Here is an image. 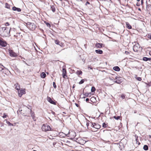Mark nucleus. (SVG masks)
I'll list each match as a JSON object with an SVG mask.
<instances>
[{"label":"nucleus","instance_id":"nucleus-1","mask_svg":"<svg viewBox=\"0 0 151 151\" xmlns=\"http://www.w3.org/2000/svg\"><path fill=\"white\" fill-rule=\"evenodd\" d=\"M26 25L28 28L32 30L35 29L36 27V26L34 23L30 22H28L26 23Z\"/></svg>","mask_w":151,"mask_h":151},{"label":"nucleus","instance_id":"nucleus-2","mask_svg":"<svg viewBox=\"0 0 151 151\" xmlns=\"http://www.w3.org/2000/svg\"><path fill=\"white\" fill-rule=\"evenodd\" d=\"M42 131L46 132L51 130V128L48 125L46 124L42 125Z\"/></svg>","mask_w":151,"mask_h":151},{"label":"nucleus","instance_id":"nucleus-3","mask_svg":"<svg viewBox=\"0 0 151 151\" xmlns=\"http://www.w3.org/2000/svg\"><path fill=\"white\" fill-rule=\"evenodd\" d=\"M91 127L95 128L96 129H98L101 127V126L98 124L94 123H91Z\"/></svg>","mask_w":151,"mask_h":151},{"label":"nucleus","instance_id":"nucleus-4","mask_svg":"<svg viewBox=\"0 0 151 151\" xmlns=\"http://www.w3.org/2000/svg\"><path fill=\"white\" fill-rule=\"evenodd\" d=\"M19 90V91H18V96L19 97H21L23 94L25 93V90L24 89H23L22 88Z\"/></svg>","mask_w":151,"mask_h":151},{"label":"nucleus","instance_id":"nucleus-5","mask_svg":"<svg viewBox=\"0 0 151 151\" xmlns=\"http://www.w3.org/2000/svg\"><path fill=\"white\" fill-rule=\"evenodd\" d=\"M140 48V46L138 43L135 44L133 47V50L137 52L138 51L139 49Z\"/></svg>","mask_w":151,"mask_h":151},{"label":"nucleus","instance_id":"nucleus-6","mask_svg":"<svg viewBox=\"0 0 151 151\" xmlns=\"http://www.w3.org/2000/svg\"><path fill=\"white\" fill-rule=\"evenodd\" d=\"M68 134L72 138H74L76 136V133L74 131L69 132Z\"/></svg>","mask_w":151,"mask_h":151},{"label":"nucleus","instance_id":"nucleus-7","mask_svg":"<svg viewBox=\"0 0 151 151\" xmlns=\"http://www.w3.org/2000/svg\"><path fill=\"white\" fill-rule=\"evenodd\" d=\"M146 3L147 4L146 7V9L147 11L149 12L150 13H151V5L147 4V1H146Z\"/></svg>","mask_w":151,"mask_h":151},{"label":"nucleus","instance_id":"nucleus-8","mask_svg":"<svg viewBox=\"0 0 151 151\" xmlns=\"http://www.w3.org/2000/svg\"><path fill=\"white\" fill-rule=\"evenodd\" d=\"M7 45V43L5 41H3L2 40H0V45L2 47H6Z\"/></svg>","mask_w":151,"mask_h":151},{"label":"nucleus","instance_id":"nucleus-9","mask_svg":"<svg viewBox=\"0 0 151 151\" xmlns=\"http://www.w3.org/2000/svg\"><path fill=\"white\" fill-rule=\"evenodd\" d=\"M9 53L10 56L11 57H16L17 56V53L14 52L12 50H10Z\"/></svg>","mask_w":151,"mask_h":151},{"label":"nucleus","instance_id":"nucleus-10","mask_svg":"<svg viewBox=\"0 0 151 151\" xmlns=\"http://www.w3.org/2000/svg\"><path fill=\"white\" fill-rule=\"evenodd\" d=\"M66 70L65 68H63V74L62 76L63 77L65 78V77H67L66 76Z\"/></svg>","mask_w":151,"mask_h":151},{"label":"nucleus","instance_id":"nucleus-11","mask_svg":"<svg viewBox=\"0 0 151 151\" xmlns=\"http://www.w3.org/2000/svg\"><path fill=\"white\" fill-rule=\"evenodd\" d=\"M47 99L48 101L51 104H53L54 105L56 104V103L53 101L50 97H47Z\"/></svg>","mask_w":151,"mask_h":151},{"label":"nucleus","instance_id":"nucleus-12","mask_svg":"<svg viewBox=\"0 0 151 151\" xmlns=\"http://www.w3.org/2000/svg\"><path fill=\"white\" fill-rule=\"evenodd\" d=\"M12 9L14 11H17V12H20L21 11V9L19 8H17L15 6H13L12 7Z\"/></svg>","mask_w":151,"mask_h":151},{"label":"nucleus","instance_id":"nucleus-13","mask_svg":"<svg viewBox=\"0 0 151 151\" xmlns=\"http://www.w3.org/2000/svg\"><path fill=\"white\" fill-rule=\"evenodd\" d=\"M103 45V44L98 43L96 44L95 46L98 48H101L102 47Z\"/></svg>","mask_w":151,"mask_h":151},{"label":"nucleus","instance_id":"nucleus-14","mask_svg":"<svg viewBox=\"0 0 151 151\" xmlns=\"http://www.w3.org/2000/svg\"><path fill=\"white\" fill-rule=\"evenodd\" d=\"M7 29V27H3L0 28V32L1 31H3L4 33L5 32H6V29Z\"/></svg>","mask_w":151,"mask_h":151},{"label":"nucleus","instance_id":"nucleus-15","mask_svg":"<svg viewBox=\"0 0 151 151\" xmlns=\"http://www.w3.org/2000/svg\"><path fill=\"white\" fill-rule=\"evenodd\" d=\"M15 88L17 90H19L20 89V87L18 83H16L14 85Z\"/></svg>","mask_w":151,"mask_h":151},{"label":"nucleus","instance_id":"nucleus-16","mask_svg":"<svg viewBox=\"0 0 151 151\" xmlns=\"http://www.w3.org/2000/svg\"><path fill=\"white\" fill-rule=\"evenodd\" d=\"M142 60L145 61H150L151 58H148L146 57H144L142 58Z\"/></svg>","mask_w":151,"mask_h":151},{"label":"nucleus","instance_id":"nucleus-17","mask_svg":"<svg viewBox=\"0 0 151 151\" xmlns=\"http://www.w3.org/2000/svg\"><path fill=\"white\" fill-rule=\"evenodd\" d=\"M126 27L127 28H128L129 29H132V27L129 24V23L128 22H126Z\"/></svg>","mask_w":151,"mask_h":151},{"label":"nucleus","instance_id":"nucleus-18","mask_svg":"<svg viewBox=\"0 0 151 151\" xmlns=\"http://www.w3.org/2000/svg\"><path fill=\"white\" fill-rule=\"evenodd\" d=\"M55 44H56L57 45H59L60 46L62 47V45H63L62 43H60V42L58 40H56L55 41Z\"/></svg>","mask_w":151,"mask_h":151},{"label":"nucleus","instance_id":"nucleus-19","mask_svg":"<svg viewBox=\"0 0 151 151\" xmlns=\"http://www.w3.org/2000/svg\"><path fill=\"white\" fill-rule=\"evenodd\" d=\"M113 69L116 71H119L120 70V69L117 66H115L113 68Z\"/></svg>","mask_w":151,"mask_h":151},{"label":"nucleus","instance_id":"nucleus-20","mask_svg":"<svg viewBox=\"0 0 151 151\" xmlns=\"http://www.w3.org/2000/svg\"><path fill=\"white\" fill-rule=\"evenodd\" d=\"M10 5L6 3L5 4V7L9 9H11Z\"/></svg>","mask_w":151,"mask_h":151},{"label":"nucleus","instance_id":"nucleus-21","mask_svg":"<svg viewBox=\"0 0 151 151\" xmlns=\"http://www.w3.org/2000/svg\"><path fill=\"white\" fill-rule=\"evenodd\" d=\"M95 52L97 54H101L103 53V51L101 50H95Z\"/></svg>","mask_w":151,"mask_h":151},{"label":"nucleus","instance_id":"nucleus-22","mask_svg":"<svg viewBox=\"0 0 151 151\" xmlns=\"http://www.w3.org/2000/svg\"><path fill=\"white\" fill-rule=\"evenodd\" d=\"M51 9L53 12H55V6L53 5L51 6Z\"/></svg>","mask_w":151,"mask_h":151},{"label":"nucleus","instance_id":"nucleus-23","mask_svg":"<svg viewBox=\"0 0 151 151\" xmlns=\"http://www.w3.org/2000/svg\"><path fill=\"white\" fill-rule=\"evenodd\" d=\"M8 71H9L8 69L4 67V68L3 69L2 72L6 74V73H8Z\"/></svg>","mask_w":151,"mask_h":151},{"label":"nucleus","instance_id":"nucleus-24","mask_svg":"<svg viewBox=\"0 0 151 151\" xmlns=\"http://www.w3.org/2000/svg\"><path fill=\"white\" fill-rule=\"evenodd\" d=\"M46 74L44 72H42L40 75L41 77L42 78H44L46 77Z\"/></svg>","mask_w":151,"mask_h":151},{"label":"nucleus","instance_id":"nucleus-25","mask_svg":"<svg viewBox=\"0 0 151 151\" xmlns=\"http://www.w3.org/2000/svg\"><path fill=\"white\" fill-rule=\"evenodd\" d=\"M76 73L78 75H81L82 73V72L81 70H78L76 72Z\"/></svg>","mask_w":151,"mask_h":151},{"label":"nucleus","instance_id":"nucleus-26","mask_svg":"<svg viewBox=\"0 0 151 151\" xmlns=\"http://www.w3.org/2000/svg\"><path fill=\"white\" fill-rule=\"evenodd\" d=\"M143 149L145 150H147L148 149V147L147 145H145L143 147Z\"/></svg>","mask_w":151,"mask_h":151},{"label":"nucleus","instance_id":"nucleus-27","mask_svg":"<svg viewBox=\"0 0 151 151\" xmlns=\"http://www.w3.org/2000/svg\"><path fill=\"white\" fill-rule=\"evenodd\" d=\"M4 68V66L0 64V71L2 72Z\"/></svg>","mask_w":151,"mask_h":151},{"label":"nucleus","instance_id":"nucleus-28","mask_svg":"<svg viewBox=\"0 0 151 151\" xmlns=\"http://www.w3.org/2000/svg\"><path fill=\"white\" fill-rule=\"evenodd\" d=\"M109 78L110 80L112 81L113 79H117L118 78V77L117 76H116L115 77V78H114L113 77H109Z\"/></svg>","mask_w":151,"mask_h":151},{"label":"nucleus","instance_id":"nucleus-29","mask_svg":"<svg viewBox=\"0 0 151 151\" xmlns=\"http://www.w3.org/2000/svg\"><path fill=\"white\" fill-rule=\"evenodd\" d=\"M113 118L116 120H118L120 118V116H113Z\"/></svg>","mask_w":151,"mask_h":151},{"label":"nucleus","instance_id":"nucleus-30","mask_svg":"<svg viewBox=\"0 0 151 151\" xmlns=\"http://www.w3.org/2000/svg\"><path fill=\"white\" fill-rule=\"evenodd\" d=\"M84 80L83 79H82L81 80V81H80L79 83L80 84H82L84 83Z\"/></svg>","mask_w":151,"mask_h":151},{"label":"nucleus","instance_id":"nucleus-31","mask_svg":"<svg viewBox=\"0 0 151 151\" xmlns=\"http://www.w3.org/2000/svg\"><path fill=\"white\" fill-rule=\"evenodd\" d=\"M96 90L95 88L94 87H92L91 88V91L92 92H94Z\"/></svg>","mask_w":151,"mask_h":151},{"label":"nucleus","instance_id":"nucleus-32","mask_svg":"<svg viewBox=\"0 0 151 151\" xmlns=\"http://www.w3.org/2000/svg\"><path fill=\"white\" fill-rule=\"evenodd\" d=\"M107 126V124L105 123H104L102 124V127L104 128L106 127Z\"/></svg>","mask_w":151,"mask_h":151},{"label":"nucleus","instance_id":"nucleus-33","mask_svg":"<svg viewBox=\"0 0 151 151\" xmlns=\"http://www.w3.org/2000/svg\"><path fill=\"white\" fill-rule=\"evenodd\" d=\"M6 123L9 125V126H13V124H11L10 122L9 121H6Z\"/></svg>","mask_w":151,"mask_h":151},{"label":"nucleus","instance_id":"nucleus-34","mask_svg":"<svg viewBox=\"0 0 151 151\" xmlns=\"http://www.w3.org/2000/svg\"><path fill=\"white\" fill-rule=\"evenodd\" d=\"M116 81H117V83H118V84H120L122 82L121 81V80H119V79H117L116 80Z\"/></svg>","mask_w":151,"mask_h":151},{"label":"nucleus","instance_id":"nucleus-35","mask_svg":"<svg viewBox=\"0 0 151 151\" xmlns=\"http://www.w3.org/2000/svg\"><path fill=\"white\" fill-rule=\"evenodd\" d=\"M31 116L32 117V119H33L34 121H36V119L35 117L34 116L33 114H31Z\"/></svg>","mask_w":151,"mask_h":151},{"label":"nucleus","instance_id":"nucleus-36","mask_svg":"<svg viewBox=\"0 0 151 151\" xmlns=\"http://www.w3.org/2000/svg\"><path fill=\"white\" fill-rule=\"evenodd\" d=\"M136 79L139 81H140L142 80L141 78L140 77H137L136 78Z\"/></svg>","mask_w":151,"mask_h":151},{"label":"nucleus","instance_id":"nucleus-37","mask_svg":"<svg viewBox=\"0 0 151 151\" xmlns=\"http://www.w3.org/2000/svg\"><path fill=\"white\" fill-rule=\"evenodd\" d=\"M89 122H90V121H88V122H87L86 124V125L87 127H88H88L90 124Z\"/></svg>","mask_w":151,"mask_h":151},{"label":"nucleus","instance_id":"nucleus-38","mask_svg":"<svg viewBox=\"0 0 151 151\" xmlns=\"http://www.w3.org/2000/svg\"><path fill=\"white\" fill-rule=\"evenodd\" d=\"M83 95L86 97H88L89 95V93H84Z\"/></svg>","mask_w":151,"mask_h":151},{"label":"nucleus","instance_id":"nucleus-39","mask_svg":"<svg viewBox=\"0 0 151 151\" xmlns=\"http://www.w3.org/2000/svg\"><path fill=\"white\" fill-rule=\"evenodd\" d=\"M53 86L54 88H56V86L55 84V82H53Z\"/></svg>","mask_w":151,"mask_h":151},{"label":"nucleus","instance_id":"nucleus-40","mask_svg":"<svg viewBox=\"0 0 151 151\" xmlns=\"http://www.w3.org/2000/svg\"><path fill=\"white\" fill-rule=\"evenodd\" d=\"M121 97L123 99H124L125 98V96L123 94H122L121 96Z\"/></svg>","mask_w":151,"mask_h":151},{"label":"nucleus","instance_id":"nucleus-41","mask_svg":"<svg viewBox=\"0 0 151 151\" xmlns=\"http://www.w3.org/2000/svg\"><path fill=\"white\" fill-rule=\"evenodd\" d=\"M125 53L126 55H128L130 53V52L127 51H125Z\"/></svg>","mask_w":151,"mask_h":151},{"label":"nucleus","instance_id":"nucleus-42","mask_svg":"<svg viewBox=\"0 0 151 151\" xmlns=\"http://www.w3.org/2000/svg\"><path fill=\"white\" fill-rule=\"evenodd\" d=\"M46 24L47 26L48 27H50V25L49 23L47 22V23H46Z\"/></svg>","mask_w":151,"mask_h":151},{"label":"nucleus","instance_id":"nucleus-43","mask_svg":"<svg viewBox=\"0 0 151 151\" xmlns=\"http://www.w3.org/2000/svg\"><path fill=\"white\" fill-rule=\"evenodd\" d=\"M148 37L150 39H151V34H149L148 35Z\"/></svg>","mask_w":151,"mask_h":151},{"label":"nucleus","instance_id":"nucleus-44","mask_svg":"<svg viewBox=\"0 0 151 151\" xmlns=\"http://www.w3.org/2000/svg\"><path fill=\"white\" fill-rule=\"evenodd\" d=\"M7 115L5 113H4L3 116V117L4 118H6V117Z\"/></svg>","mask_w":151,"mask_h":151},{"label":"nucleus","instance_id":"nucleus-45","mask_svg":"<svg viewBox=\"0 0 151 151\" xmlns=\"http://www.w3.org/2000/svg\"><path fill=\"white\" fill-rule=\"evenodd\" d=\"M5 25L6 26H9V24L8 22H7L5 23Z\"/></svg>","mask_w":151,"mask_h":151},{"label":"nucleus","instance_id":"nucleus-46","mask_svg":"<svg viewBox=\"0 0 151 151\" xmlns=\"http://www.w3.org/2000/svg\"><path fill=\"white\" fill-rule=\"evenodd\" d=\"M87 4H90V3H89V2H88V1H87L86 2V4H85V5H87Z\"/></svg>","mask_w":151,"mask_h":151},{"label":"nucleus","instance_id":"nucleus-47","mask_svg":"<svg viewBox=\"0 0 151 151\" xmlns=\"http://www.w3.org/2000/svg\"><path fill=\"white\" fill-rule=\"evenodd\" d=\"M86 100L87 102H88L89 101V99L88 98H86Z\"/></svg>","mask_w":151,"mask_h":151},{"label":"nucleus","instance_id":"nucleus-48","mask_svg":"<svg viewBox=\"0 0 151 151\" xmlns=\"http://www.w3.org/2000/svg\"><path fill=\"white\" fill-rule=\"evenodd\" d=\"M75 104L76 105V106L77 107H78L79 106V105L78 104H77V103H75Z\"/></svg>","mask_w":151,"mask_h":151},{"label":"nucleus","instance_id":"nucleus-49","mask_svg":"<svg viewBox=\"0 0 151 151\" xmlns=\"http://www.w3.org/2000/svg\"><path fill=\"white\" fill-rule=\"evenodd\" d=\"M19 111H20V112H21V114H22V113L23 114V113L22 112V110H21H21H20H20L19 109Z\"/></svg>","mask_w":151,"mask_h":151},{"label":"nucleus","instance_id":"nucleus-50","mask_svg":"<svg viewBox=\"0 0 151 151\" xmlns=\"http://www.w3.org/2000/svg\"><path fill=\"white\" fill-rule=\"evenodd\" d=\"M137 6H139V3H137Z\"/></svg>","mask_w":151,"mask_h":151},{"label":"nucleus","instance_id":"nucleus-51","mask_svg":"<svg viewBox=\"0 0 151 151\" xmlns=\"http://www.w3.org/2000/svg\"><path fill=\"white\" fill-rule=\"evenodd\" d=\"M88 68L91 69H92V68L91 67H88Z\"/></svg>","mask_w":151,"mask_h":151},{"label":"nucleus","instance_id":"nucleus-52","mask_svg":"<svg viewBox=\"0 0 151 151\" xmlns=\"http://www.w3.org/2000/svg\"><path fill=\"white\" fill-rule=\"evenodd\" d=\"M141 4L142 5L143 4V1H141Z\"/></svg>","mask_w":151,"mask_h":151},{"label":"nucleus","instance_id":"nucleus-53","mask_svg":"<svg viewBox=\"0 0 151 151\" xmlns=\"http://www.w3.org/2000/svg\"><path fill=\"white\" fill-rule=\"evenodd\" d=\"M114 83H117V81H116H116H114Z\"/></svg>","mask_w":151,"mask_h":151},{"label":"nucleus","instance_id":"nucleus-54","mask_svg":"<svg viewBox=\"0 0 151 151\" xmlns=\"http://www.w3.org/2000/svg\"><path fill=\"white\" fill-rule=\"evenodd\" d=\"M25 109H28V108L27 107H25Z\"/></svg>","mask_w":151,"mask_h":151},{"label":"nucleus","instance_id":"nucleus-55","mask_svg":"<svg viewBox=\"0 0 151 151\" xmlns=\"http://www.w3.org/2000/svg\"><path fill=\"white\" fill-rule=\"evenodd\" d=\"M149 137L150 138H151V135H149Z\"/></svg>","mask_w":151,"mask_h":151},{"label":"nucleus","instance_id":"nucleus-56","mask_svg":"<svg viewBox=\"0 0 151 151\" xmlns=\"http://www.w3.org/2000/svg\"><path fill=\"white\" fill-rule=\"evenodd\" d=\"M11 29V28H10V30H9V33H10V29Z\"/></svg>","mask_w":151,"mask_h":151},{"label":"nucleus","instance_id":"nucleus-57","mask_svg":"<svg viewBox=\"0 0 151 151\" xmlns=\"http://www.w3.org/2000/svg\"><path fill=\"white\" fill-rule=\"evenodd\" d=\"M137 1H139L140 0H137Z\"/></svg>","mask_w":151,"mask_h":151},{"label":"nucleus","instance_id":"nucleus-58","mask_svg":"<svg viewBox=\"0 0 151 151\" xmlns=\"http://www.w3.org/2000/svg\"><path fill=\"white\" fill-rule=\"evenodd\" d=\"M141 1H143V0H141Z\"/></svg>","mask_w":151,"mask_h":151},{"label":"nucleus","instance_id":"nucleus-59","mask_svg":"<svg viewBox=\"0 0 151 151\" xmlns=\"http://www.w3.org/2000/svg\"><path fill=\"white\" fill-rule=\"evenodd\" d=\"M139 10H140V8H139Z\"/></svg>","mask_w":151,"mask_h":151},{"label":"nucleus","instance_id":"nucleus-60","mask_svg":"<svg viewBox=\"0 0 151 151\" xmlns=\"http://www.w3.org/2000/svg\"><path fill=\"white\" fill-rule=\"evenodd\" d=\"M33 151H37L35 150H34Z\"/></svg>","mask_w":151,"mask_h":151}]
</instances>
